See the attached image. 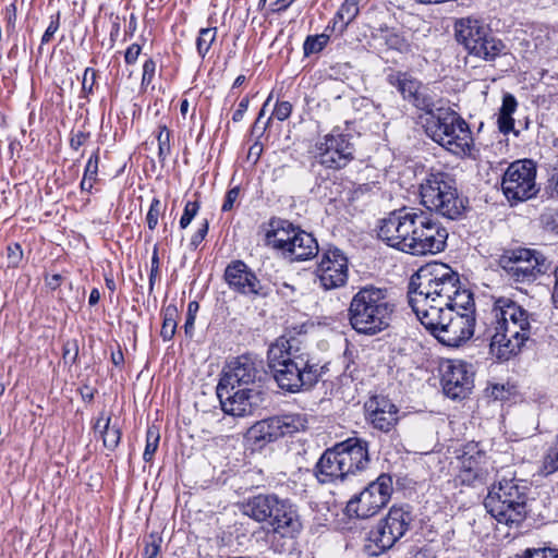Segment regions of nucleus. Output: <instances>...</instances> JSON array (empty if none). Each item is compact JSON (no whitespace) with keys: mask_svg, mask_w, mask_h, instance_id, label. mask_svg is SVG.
<instances>
[{"mask_svg":"<svg viewBox=\"0 0 558 558\" xmlns=\"http://www.w3.org/2000/svg\"><path fill=\"white\" fill-rule=\"evenodd\" d=\"M89 137L88 133H85L83 131H78L76 133H72L71 140H70V146L74 150H78L80 147H82L87 138Z\"/></svg>","mask_w":558,"mask_h":558,"instance_id":"obj_53","label":"nucleus"},{"mask_svg":"<svg viewBox=\"0 0 558 558\" xmlns=\"http://www.w3.org/2000/svg\"><path fill=\"white\" fill-rule=\"evenodd\" d=\"M489 396L494 400H505L507 398V391L502 385H493L489 389Z\"/></svg>","mask_w":558,"mask_h":558,"instance_id":"obj_58","label":"nucleus"},{"mask_svg":"<svg viewBox=\"0 0 558 558\" xmlns=\"http://www.w3.org/2000/svg\"><path fill=\"white\" fill-rule=\"evenodd\" d=\"M158 142V158L160 162H165L170 155V131L166 125L159 126V133L157 135Z\"/></svg>","mask_w":558,"mask_h":558,"instance_id":"obj_37","label":"nucleus"},{"mask_svg":"<svg viewBox=\"0 0 558 558\" xmlns=\"http://www.w3.org/2000/svg\"><path fill=\"white\" fill-rule=\"evenodd\" d=\"M291 4L290 0H277L272 3V11L280 12L286 10Z\"/></svg>","mask_w":558,"mask_h":558,"instance_id":"obj_60","label":"nucleus"},{"mask_svg":"<svg viewBox=\"0 0 558 558\" xmlns=\"http://www.w3.org/2000/svg\"><path fill=\"white\" fill-rule=\"evenodd\" d=\"M504 278L520 289L519 284H532L550 268V263L537 250L514 247L505 250L498 258Z\"/></svg>","mask_w":558,"mask_h":558,"instance_id":"obj_8","label":"nucleus"},{"mask_svg":"<svg viewBox=\"0 0 558 558\" xmlns=\"http://www.w3.org/2000/svg\"><path fill=\"white\" fill-rule=\"evenodd\" d=\"M408 303L421 324L447 347H460L474 335L473 293L446 264H427L410 278Z\"/></svg>","mask_w":558,"mask_h":558,"instance_id":"obj_1","label":"nucleus"},{"mask_svg":"<svg viewBox=\"0 0 558 558\" xmlns=\"http://www.w3.org/2000/svg\"><path fill=\"white\" fill-rule=\"evenodd\" d=\"M277 420L280 425V429L282 430V437L304 430L307 426V420L302 414L280 415L277 416Z\"/></svg>","mask_w":558,"mask_h":558,"instance_id":"obj_32","label":"nucleus"},{"mask_svg":"<svg viewBox=\"0 0 558 558\" xmlns=\"http://www.w3.org/2000/svg\"><path fill=\"white\" fill-rule=\"evenodd\" d=\"M159 433L155 427H149L146 433V446L143 453V459L150 462L159 445Z\"/></svg>","mask_w":558,"mask_h":558,"instance_id":"obj_38","label":"nucleus"},{"mask_svg":"<svg viewBox=\"0 0 558 558\" xmlns=\"http://www.w3.org/2000/svg\"><path fill=\"white\" fill-rule=\"evenodd\" d=\"M99 300H100V293H99L98 289H93L90 291V294L88 298V304L90 306H94L99 302Z\"/></svg>","mask_w":558,"mask_h":558,"instance_id":"obj_62","label":"nucleus"},{"mask_svg":"<svg viewBox=\"0 0 558 558\" xmlns=\"http://www.w3.org/2000/svg\"><path fill=\"white\" fill-rule=\"evenodd\" d=\"M543 470L546 474L558 471V435L555 445L550 448L543 461Z\"/></svg>","mask_w":558,"mask_h":558,"instance_id":"obj_41","label":"nucleus"},{"mask_svg":"<svg viewBox=\"0 0 558 558\" xmlns=\"http://www.w3.org/2000/svg\"><path fill=\"white\" fill-rule=\"evenodd\" d=\"M112 363L117 366L121 365L124 361L122 351L113 352L111 354Z\"/></svg>","mask_w":558,"mask_h":558,"instance_id":"obj_63","label":"nucleus"},{"mask_svg":"<svg viewBox=\"0 0 558 558\" xmlns=\"http://www.w3.org/2000/svg\"><path fill=\"white\" fill-rule=\"evenodd\" d=\"M161 207V202L158 198H154L151 201L148 213L146 215L147 226L150 230H154L158 225Z\"/></svg>","mask_w":558,"mask_h":558,"instance_id":"obj_45","label":"nucleus"},{"mask_svg":"<svg viewBox=\"0 0 558 558\" xmlns=\"http://www.w3.org/2000/svg\"><path fill=\"white\" fill-rule=\"evenodd\" d=\"M98 163H99V148H97L89 159L87 160V163L85 166L84 175L85 178L92 180L93 182L97 181V174H98Z\"/></svg>","mask_w":558,"mask_h":558,"instance_id":"obj_44","label":"nucleus"},{"mask_svg":"<svg viewBox=\"0 0 558 558\" xmlns=\"http://www.w3.org/2000/svg\"><path fill=\"white\" fill-rule=\"evenodd\" d=\"M208 229H209V223H208V220L205 219L204 222L198 228V230L193 234V236L191 239L190 245L193 248H196L202 243V241L205 239L206 234L208 233Z\"/></svg>","mask_w":558,"mask_h":558,"instance_id":"obj_52","label":"nucleus"},{"mask_svg":"<svg viewBox=\"0 0 558 558\" xmlns=\"http://www.w3.org/2000/svg\"><path fill=\"white\" fill-rule=\"evenodd\" d=\"M141 46L137 44H132L125 51L124 60L128 64H134L137 61V58L141 53Z\"/></svg>","mask_w":558,"mask_h":558,"instance_id":"obj_56","label":"nucleus"},{"mask_svg":"<svg viewBox=\"0 0 558 558\" xmlns=\"http://www.w3.org/2000/svg\"><path fill=\"white\" fill-rule=\"evenodd\" d=\"M319 247L317 240L308 232L299 230L292 235V242L284 256L291 260H307L318 255Z\"/></svg>","mask_w":558,"mask_h":558,"instance_id":"obj_26","label":"nucleus"},{"mask_svg":"<svg viewBox=\"0 0 558 558\" xmlns=\"http://www.w3.org/2000/svg\"><path fill=\"white\" fill-rule=\"evenodd\" d=\"M94 183L92 180L83 177L82 181H81V189L82 191H86V192H90L93 186H94Z\"/></svg>","mask_w":558,"mask_h":558,"instance_id":"obj_64","label":"nucleus"},{"mask_svg":"<svg viewBox=\"0 0 558 558\" xmlns=\"http://www.w3.org/2000/svg\"><path fill=\"white\" fill-rule=\"evenodd\" d=\"M530 338L513 336L510 337L509 332L504 329L495 327V332L490 338L489 351L493 356L499 361H508L512 356L520 353Z\"/></svg>","mask_w":558,"mask_h":558,"instance_id":"obj_25","label":"nucleus"},{"mask_svg":"<svg viewBox=\"0 0 558 558\" xmlns=\"http://www.w3.org/2000/svg\"><path fill=\"white\" fill-rule=\"evenodd\" d=\"M73 351V356L71 357V362L74 363L78 355V345L76 341L66 342L63 347V357L68 359Z\"/></svg>","mask_w":558,"mask_h":558,"instance_id":"obj_57","label":"nucleus"},{"mask_svg":"<svg viewBox=\"0 0 558 558\" xmlns=\"http://www.w3.org/2000/svg\"><path fill=\"white\" fill-rule=\"evenodd\" d=\"M425 130L427 135L448 151L457 155H470L472 132L466 121L450 107H436L426 111Z\"/></svg>","mask_w":558,"mask_h":558,"instance_id":"obj_7","label":"nucleus"},{"mask_svg":"<svg viewBox=\"0 0 558 558\" xmlns=\"http://www.w3.org/2000/svg\"><path fill=\"white\" fill-rule=\"evenodd\" d=\"M267 108L268 107H262L260 111L258 112L254 123L255 130L265 131L275 118L279 121L288 119L291 114L292 107H271V111L268 118L264 121V118L267 113Z\"/></svg>","mask_w":558,"mask_h":558,"instance_id":"obj_31","label":"nucleus"},{"mask_svg":"<svg viewBox=\"0 0 558 558\" xmlns=\"http://www.w3.org/2000/svg\"><path fill=\"white\" fill-rule=\"evenodd\" d=\"M551 299L555 307L558 308V266L555 269V287Z\"/></svg>","mask_w":558,"mask_h":558,"instance_id":"obj_61","label":"nucleus"},{"mask_svg":"<svg viewBox=\"0 0 558 558\" xmlns=\"http://www.w3.org/2000/svg\"><path fill=\"white\" fill-rule=\"evenodd\" d=\"M395 310L396 303L388 289L367 284L351 299L349 324L357 333L373 337L390 326Z\"/></svg>","mask_w":558,"mask_h":558,"instance_id":"obj_4","label":"nucleus"},{"mask_svg":"<svg viewBox=\"0 0 558 558\" xmlns=\"http://www.w3.org/2000/svg\"><path fill=\"white\" fill-rule=\"evenodd\" d=\"M328 41L329 35L325 33L307 36L303 44L304 56L308 57L311 54L320 52L327 46Z\"/></svg>","mask_w":558,"mask_h":558,"instance_id":"obj_36","label":"nucleus"},{"mask_svg":"<svg viewBox=\"0 0 558 558\" xmlns=\"http://www.w3.org/2000/svg\"><path fill=\"white\" fill-rule=\"evenodd\" d=\"M268 366L278 386L288 392L308 390L315 386L323 368L295 338L280 337L267 352Z\"/></svg>","mask_w":558,"mask_h":558,"instance_id":"obj_3","label":"nucleus"},{"mask_svg":"<svg viewBox=\"0 0 558 558\" xmlns=\"http://www.w3.org/2000/svg\"><path fill=\"white\" fill-rule=\"evenodd\" d=\"M199 308V305L196 301H192L187 305V313L184 324V330L186 335H192V330L194 329L195 316Z\"/></svg>","mask_w":558,"mask_h":558,"instance_id":"obj_49","label":"nucleus"},{"mask_svg":"<svg viewBox=\"0 0 558 558\" xmlns=\"http://www.w3.org/2000/svg\"><path fill=\"white\" fill-rule=\"evenodd\" d=\"M472 457L463 460V470L460 474V478L463 483H473L475 480L481 477V474L477 470L472 466Z\"/></svg>","mask_w":558,"mask_h":558,"instance_id":"obj_48","label":"nucleus"},{"mask_svg":"<svg viewBox=\"0 0 558 558\" xmlns=\"http://www.w3.org/2000/svg\"><path fill=\"white\" fill-rule=\"evenodd\" d=\"M366 420L383 433H389L398 423V408L385 397H374L365 403Z\"/></svg>","mask_w":558,"mask_h":558,"instance_id":"obj_20","label":"nucleus"},{"mask_svg":"<svg viewBox=\"0 0 558 558\" xmlns=\"http://www.w3.org/2000/svg\"><path fill=\"white\" fill-rule=\"evenodd\" d=\"M493 312L497 320L496 327L509 332L510 337H531L532 322H535L534 315L515 301L508 298H499L494 304Z\"/></svg>","mask_w":558,"mask_h":558,"instance_id":"obj_16","label":"nucleus"},{"mask_svg":"<svg viewBox=\"0 0 558 558\" xmlns=\"http://www.w3.org/2000/svg\"><path fill=\"white\" fill-rule=\"evenodd\" d=\"M373 37L375 39H379L384 41L388 49H392L402 53L410 51V44L404 38V36L396 31L395 28H389L388 26H380L373 33Z\"/></svg>","mask_w":558,"mask_h":558,"instance_id":"obj_29","label":"nucleus"},{"mask_svg":"<svg viewBox=\"0 0 558 558\" xmlns=\"http://www.w3.org/2000/svg\"><path fill=\"white\" fill-rule=\"evenodd\" d=\"M536 163L532 159L511 162L506 169L501 189L509 202H524L533 198L539 189L536 184Z\"/></svg>","mask_w":558,"mask_h":558,"instance_id":"obj_13","label":"nucleus"},{"mask_svg":"<svg viewBox=\"0 0 558 558\" xmlns=\"http://www.w3.org/2000/svg\"><path fill=\"white\" fill-rule=\"evenodd\" d=\"M344 464L348 475L363 471L369 463L368 444L361 438L352 437L335 445Z\"/></svg>","mask_w":558,"mask_h":558,"instance_id":"obj_21","label":"nucleus"},{"mask_svg":"<svg viewBox=\"0 0 558 558\" xmlns=\"http://www.w3.org/2000/svg\"><path fill=\"white\" fill-rule=\"evenodd\" d=\"M61 279H62L61 275L56 274L50 277H47L46 283L50 289L56 290L57 288L60 287Z\"/></svg>","mask_w":558,"mask_h":558,"instance_id":"obj_59","label":"nucleus"},{"mask_svg":"<svg viewBox=\"0 0 558 558\" xmlns=\"http://www.w3.org/2000/svg\"><path fill=\"white\" fill-rule=\"evenodd\" d=\"M526 486L513 478H502L492 486L484 506L499 523H519L526 512Z\"/></svg>","mask_w":558,"mask_h":558,"instance_id":"obj_9","label":"nucleus"},{"mask_svg":"<svg viewBox=\"0 0 558 558\" xmlns=\"http://www.w3.org/2000/svg\"><path fill=\"white\" fill-rule=\"evenodd\" d=\"M354 138V135L343 133L339 128H335L315 143L313 157L326 169H343L355 157Z\"/></svg>","mask_w":558,"mask_h":558,"instance_id":"obj_12","label":"nucleus"},{"mask_svg":"<svg viewBox=\"0 0 558 558\" xmlns=\"http://www.w3.org/2000/svg\"><path fill=\"white\" fill-rule=\"evenodd\" d=\"M387 82L397 88L403 100L413 104L429 105V89L408 72L396 71L387 75Z\"/></svg>","mask_w":558,"mask_h":558,"instance_id":"obj_23","label":"nucleus"},{"mask_svg":"<svg viewBox=\"0 0 558 558\" xmlns=\"http://www.w3.org/2000/svg\"><path fill=\"white\" fill-rule=\"evenodd\" d=\"M59 28V16L51 20L41 37V45L48 44Z\"/></svg>","mask_w":558,"mask_h":558,"instance_id":"obj_55","label":"nucleus"},{"mask_svg":"<svg viewBox=\"0 0 558 558\" xmlns=\"http://www.w3.org/2000/svg\"><path fill=\"white\" fill-rule=\"evenodd\" d=\"M421 204L430 213L448 220L464 216L468 199L459 192L453 174L429 169L420 183Z\"/></svg>","mask_w":558,"mask_h":558,"instance_id":"obj_5","label":"nucleus"},{"mask_svg":"<svg viewBox=\"0 0 558 558\" xmlns=\"http://www.w3.org/2000/svg\"><path fill=\"white\" fill-rule=\"evenodd\" d=\"M217 37L216 27L201 28L196 38V49L202 58L209 52V49Z\"/></svg>","mask_w":558,"mask_h":558,"instance_id":"obj_35","label":"nucleus"},{"mask_svg":"<svg viewBox=\"0 0 558 558\" xmlns=\"http://www.w3.org/2000/svg\"><path fill=\"white\" fill-rule=\"evenodd\" d=\"M539 223L544 229L558 233V209H545L539 216Z\"/></svg>","mask_w":558,"mask_h":558,"instance_id":"obj_40","label":"nucleus"},{"mask_svg":"<svg viewBox=\"0 0 558 558\" xmlns=\"http://www.w3.org/2000/svg\"><path fill=\"white\" fill-rule=\"evenodd\" d=\"M517 107H500L497 124L498 129L501 133L508 134L513 132L514 135H519L520 129H515V123L521 128V130H526L529 128V120L524 117L523 120L513 118Z\"/></svg>","mask_w":558,"mask_h":558,"instance_id":"obj_30","label":"nucleus"},{"mask_svg":"<svg viewBox=\"0 0 558 558\" xmlns=\"http://www.w3.org/2000/svg\"><path fill=\"white\" fill-rule=\"evenodd\" d=\"M225 280L231 290L240 294L267 295V291L260 280L243 260H233L226 267Z\"/></svg>","mask_w":558,"mask_h":558,"instance_id":"obj_18","label":"nucleus"},{"mask_svg":"<svg viewBox=\"0 0 558 558\" xmlns=\"http://www.w3.org/2000/svg\"><path fill=\"white\" fill-rule=\"evenodd\" d=\"M222 411L232 416L252 415L265 400L262 390L254 387H233L218 384L216 388Z\"/></svg>","mask_w":558,"mask_h":558,"instance_id":"obj_15","label":"nucleus"},{"mask_svg":"<svg viewBox=\"0 0 558 558\" xmlns=\"http://www.w3.org/2000/svg\"><path fill=\"white\" fill-rule=\"evenodd\" d=\"M392 493V478L388 474H380L371 482L360 494L354 495L347 504L350 517L367 519L375 515L385 507Z\"/></svg>","mask_w":558,"mask_h":558,"instance_id":"obj_14","label":"nucleus"},{"mask_svg":"<svg viewBox=\"0 0 558 558\" xmlns=\"http://www.w3.org/2000/svg\"><path fill=\"white\" fill-rule=\"evenodd\" d=\"M243 514L256 522L267 523L276 534L294 537L301 530L295 508L288 499L276 494H259L241 505Z\"/></svg>","mask_w":558,"mask_h":558,"instance_id":"obj_6","label":"nucleus"},{"mask_svg":"<svg viewBox=\"0 0 558 558\" xmlns=\"http://www.w3.org/2000/svg\"><path fill=\"white\" fill-rule=\"evenodd\" d=\"M259 364L260 362L252 354L240 355L229 363L228 371L225 372L218 384L233 387L254 386L259 374Z\"/></svg>","mask_w":558,"mask_h":558,"instance_id":"obj_19","label":"nucleus"},{"mask_svg":"<svg viewBox=\"0 0 558 558\" xmlns=\"http://www.w3.org/2000/svg\"><path fill=\"white\" fill-rule=\"evenodd\" d=\"M95 429L101 430L102 441L106 448H108L109 450H113L117 448L121 439V430L118 425H111L110 417H107L105 420V424L102 427L100 425V420H98L95 425Z\"/></svg>","mask_w":558,"mask_h":558,"instance_id":"obj_33","label":"nucleus"},{"mask_svg":"<svg viewBox=\"0 0 558 558\" xmlns=\"http://www.w3.org/2000/svg\"><path fill=\"white\" fill-rule=\"evenodd\" d=\"M545 191L550 197H558V159L549 165L548 181Z\"/></svg>","mask_w":558,"mask_h":558,"instance_id":"obj_42","label":"nucleus"},{"mask_svg":"<svg viewBox=\"0 0 558 558\" xmlns=\"http://www.w3.org/2000/svg\"><path fill=\"white\" fill-rule=\"evenodd\" d=\"M97 84V71L93 68H86L82 78V93L85 96L93 94L94 87Z\"/></svg>","mask_w":558,"mask_h":558,"instance_id":"obj_43","label":"nucleus"},{"mask_svg":"<svg viewBox=\"0 0 558 558\" xmlns=\"http://www.w3.org/2000/svg\"><path fill=\"white\" fill-rule=\"evenodd\" d=\"M239 196V189L233 187L229 190L226 194L221 210L222 211H229L232 209L234 202L236 201Z\"/></svg>","mask_w":558,"mask_h":558,"instance_id":"obj_54","label":"nucleus"},{"mask_svg":"<svg viewBox=\"0 0 558 558\" xmlns=\"http://www.w3.org/2000/svg\"><path fill=\"white\" fill-rule=\"evenodd\" d=\"M198 209H199V203L197 201H194V202L189 201L185 204L183 215L181 216V219H180V227L182 229H185L191 223V221L196 216Z\"/></svg>","mask_w":558,"mask_h":558,"instance_id":"obj_47","label":"nucleus"},{"mask_svg":"<svg viewBox=\"0 0 558 558\" xmlns=\"http://www.w3.org/2000/svg\"><path fill=\"white\" fill-rule=\"evenodd\" d=\"M348 258L338 247L324 248L316 268V276L325 290L337 289L348 281Z\"/></svg>","mask_w":558,"mask_h":558,"instance_id":"obj_17","label":"nucleus"},{"mask_svg":"<svg viewBox=\"0 0 558 558\" xmlns=\"http://www.w3.org/2000/svg\"><path fill=\"white\" fill-rule=\"evenodd\" d=\"M162 538L158 533H150L144 538V558H157L161 550Z\"/></svg>","mask_w":558,"mask_h":558,"instance_id":"obj_39","label":"nucleus"},{"mask_svg":"<svg viewBox=\"0 0 558 558\" xmlns=\"http://www.w3.org/2000/svg\"><path fill=\"white\" fill-rule=\"evenodd\" d=\"M23 257V251L20 244L14 243L8 246L9 266L16 267Z\"/></svg>","mask_w":558,"mask_h":558,"instance_id":"obj_50","label":"nucleus"},{"mask_svg":"<svg viewBox=\"0 0 558 558\" xmlns=\"http://www.w3.org/2000/svg\"><path fill=\"white\" fill-rule=\"evenodd\" d=\"M179 316V311L175 305L169 304L162 311V326L160 330V336L165 341H170L177 330V318Z\"/></svg>","mask_w":558,"mask_h":558,"instance_id":"obj_34","label":"nucleus"},{"mask_svg":"<svg viewBox=\"0 0 558 558\" xmlns=\"http://www.w3.org/2000/svg\"><path fill=\"white\" fill-rule=\"evenodd\" d=\"M413 514L407 506H393L387 515L368 532V544L365 546L368 554L378 556L393 547L410 531Z\"/></svg>","mask_w":558,"mask_h":558,"instance_id":"obj_10","label":"nucleus"},{"mask_svg":"<svg viewBox=\"0 0 558 558\" xmlns=\"http://www.w3.org/2000/svg\"><path fill=\"white\" fill-rule=\"evenodd\" d=\"M156 63L153 59H147L143 64L142 84L149 85L155 76Z\"/></svg>","mask_w":558,"mask_h":558,"instance_id":"obj_51","label":"nucleus"},{"mask_svg":"<svg viewBox=\"0 0 558 558\" xmlns=\"http://www.w3.org/2000/svg\"><path fill=\"white\" fill-rule=\"evenodd\" d=\"M442 389L451 399L464 398L472 388L473 374L468 371V365L458 362L449 363L441 377Z\"/></svg>","mask_w":558,"mask_h":558,"instance_id":"obj_22","label":"nucleus"},{"mask_svg":"<svg viewBox=\"0 0 558 558\" xmlns=\"http://www.w3.org/2000/svg\"><path fill=\"white\" fill-rule=\"evenodd\" d=\"M314 475L322 484L344 481L349 477L336 446L324 451L314 468Z\"/></svg>","mask_w":558,"mask_h":558,"instance_id":"obj_24","label":"nucleus"},{"mask_svg":"<svg viewBox=\"0 0 558 558\" xmlns=\"http://www.w3.org/2000/svg\"><path fill=\"white\" fill-rule=\"evenodd\" d=\"M269 227L270 229L266 232L267 244L281 251L284 255L290 246V242H292L293 233H296L300 228L280 218H272L269 221Z\"/></svg>","mask_w":558,"mask_h":558,"instance_id":"obj_27","label":"nucleus"},{"mask_svg":"<svg viewBox=\"0 0 558 558\" xmlns=\"http://www.w3.org/2000/svg\"><path fill=\"white\" fill-rule=\"evenodd\" d=\"M523 558H558V550L553 548H527L522 553Z\"/></svg>","mask_w":558,"mask_h":558,"instance_id":"obj_46","label":"nucleus"},{"mask_svg":"<svg viewBox=\"0 0 558 558\" xmlns=\"http://www.w3.org/2000/svg\"><path fill=\"white\" fill-rule=\"evenodd\" d=\"M453 28L457 41L474 56L493 60L504 49L501 40L493 37L488 27L478 19L472 16L458 19Z\"/></svg>","mask_w":558,"mask_h":558,"instance_id":"obj_11","label":"nucleus"},{"mask_svg":"<svg viewBox=\"0 0 558 558\" xmlns=\"http://www.w3.org/2000/svg\"><path fill=\"white\" fill-rule=\"evenodd\" d=\"M248 437L258 447H263L266 444L276 441L282 437V430L278 423L277 416H272L266 420L256 422L248 429Z\"/></svg>","mask_w":558,"mask_h":558,"instance_id":"obj_28","label":"nucleus"},{"mask_svg":"<svg viewBox=\"0 0 558 558\" xmlns=\"http://www.w3.org/2000/svg\"><path fill=\"white\" fill-rule=\"evenodd\" d=\"M377 235L392 248L422 256L442 252L448 231L430 214L418 208H402L379 221Z\"/></svg>","mask_w":558,"mask_h":558,"instance_id":"obj_2","label":"nucleus"}]
</instances>
